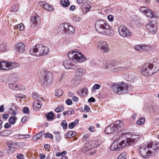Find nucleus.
I'll list each match as a JSON object with an SVG mask.
<instances>
[{"mask_svg":"<svg viewBox=\"0 0 159 159\" xmlns=\"http://www.w3.org/2000/svg\"><path fill=\"white\" fill-rule=\"evenodd\" d=\"M69 58L79 63H82L87 60V58L81 52L71 51L68 53Z\"/></svg>","mask_w":159,"mask_h":159,"instance_id":"5","label":"nucleus"},{"mask_svg":"<svg viewBox=\"0 0 159 159\" xmlns=\"http://www.w3.org/2000/svg\"><path fill=\"white\" fill-rule=\"evenodd\" d=\"M25 47V45L21 42L17 43L15 46L16 51L21 53H23L24 51Z\"/></svg>","mask_w":159,"mask_h":159,"instance_id":"18","label":"nucleus"},{"mask_svg":"<svg viewBox=\"0 0 159 159\" xmlns=\"http://www.w3.org/2000/svg\"><path fill=\"white\" fill-rule=\"evenodd\" d=\"M95 98L92 97L89 98L88 100L89 102H95Z\"/></svg>","mask_w":159,"mask_h":159,"instance_id":"61","label":"nucleus"},{"mask_svg":"<svg viewBox=\"0 0 159 159\" xmlns=\"http://www.w3.org/2000/svg\"><path fill=\"white\" fill-rule=\"evenodd\" d=\"M16 117L11 116L9 119V121L10 124H14L15 123Z\"/></svg>","mask_w":159,"mask_h":159,"instance_id":"41","label":"nucleus"},{"mask_svg":"<svg viewBox=\"0 0 159 159\" xmlns=\"http://www.w3.org/2000/svg\"><path fill=\"white\" fill-rule=\"evenodd\" d=\"M4 127L5 128H9L11 127V125L10 123H6L4 126Z\"/></svg>","mask_w":159,"mask_h":159,"instance_id":"58","label":"nucleus"},{"mask_svg":"<svg viewBox=\"0 0 159 159\" xmlns=\"http://www.w3.org/2000/svg\"><path fill=\"white\" fill-rule=\"evenodd\" d=\"M9 68L10 69H11L13 68L18 67L20 66L19 63L17 62L9 61Z\"/></svg>","mask_w":159,"mask_h":159,"instance_id":"26","label":"nucleus"},{"mask_svg":"<svg viewBox=\"0 0 159 159\" xmlns=\"http://www.w3.org/2000/svg\"><path fill=\"white\" fill-rule=\"evenodd\" d=\"M152 109L154 111L156 112L158 110V107L157 106H154L152 107Z\"/></svg>","mask_w":159,"mask_h":159,"instance_id":"64","label":"nucleus"},{"mask_svg":"<svg viewBox=\"0 0 159 159\" xmlns=\"http://www.w3.org/2000/svg\"><path fill=\"white\" fill-rule=\"evenodd\" d=\"M25 89V87L24 86L20 84H18V90H24Z\"/></svg>","mask_w":159,"mask_h":159,"instance_id":"49","label":"nucleus"},{"mask_svg":"<svg viewBox=\"0 0 159 159\" xmlns=\"http://www.w3.org/2000/svg\"><path fill=\"white\" fill-rule=\"evenodd\" d=\"M76 134L75 132L73 131H70L68 132L66 134V137H70L75 136Z\"/></svg>","mask_w":159,"mask_h":159,"instance_id":"35","label":"nucleus"},{"mask_svg":"<svg viewBox=\"0 0 159 159\" xmlns=\"http://www.w3.org/2000/svg\"><path fill=\"white\" fill-rule=\"evenodd\" d=\"M52 75L49 72H45V76L43 82L44 83L43 86L47 87L50 85L52 82Z\"/></svg>","mask_w":159,"mask_h":159,"instance_id":"11","label":"nucleus"},{"mask_svg":"<svg viewBox=\"0 0 159 159\" xmlns=\"http://www.w3.org/2000/svg\"><path fill=\"white\" fill-rule=\"evenodd\" d=\"M9 117V115L7 114H4L3 115L2 118L4 120L7 119Z\"/></svg>","mask_w":159,"mask_h":159,"instance_id":"63","label":"nucleus"},{"mask_svg":"<svg viewBox=\"0 0 159 159\" xmlns=\"http://www.w3.org/2000/svg\"><path fill=\"white\" fill-rule=\"evenodd\" d=\"M7 145L8 147L7 149L8 153L13 152L15 151V148L17 144L15 142L10 141L7 143Z\"/></svg>","mask_w":159,"mask_h":159,"instance_id":"17","label":"nucleus"},{"mask_svg":"<svg viewBox=\"0 0 159 159\" xmlns=\"http://www.w3.org/2000/svg\"><path fill=\"white\" fill-rule=\"evenodd\" d=\"M101 87V85L99 84H95L93 87V90H96L99 89Z\"/></svg>","mask_w":159,"mask_h":159,"instance_id":"48","label":"nucleus"},{"mask_svg":"<svg viewBox=\"0 0 159 159\" xmlns=\"http://www.w3.org/2000/svg\"><path fill=\"white\" fill-rule=\"evenodd\" d=\"M148 144H142L140 145L139 151L141 155L144 158H148L151 156L155 155V153L151 151Z\"/></svg>","mask_w":159,"mask_h":159,"instance_id":"6","label":"nucleus"},{"mask_svg":"<svg viewBox=\"0 0 159 159\" xmlns=\"http://www.w3.org/2000/svg\"><path fill=\"white\" fill-rule=\"evenodd\" d=\"M159 70V59L156 60L152 63L145 64L140 70L141 73L147 76L156 73Z\"/></svg>","mask_w":159,"mask_h":159,"instance_id":"2","label":"nucleus"},{"mask_svg":"<svg viewBox=\"0 0 159 159\" xmlns=\"http://www.w3.org/2000/svg\"><path fill=\"white\" fill-rule=\"evenodd\" d=\"M112 89L115 93L122 94L125 93L129 90V86L127 84L120 83L112 85Z\"/></svg>","mask_w":159,"mask_h":159,"instance_id":"7","label":"nucleus"},{"mask_svg":"<svg viewBox=\"0 0 159 159\" xmlns=\"http://www.w3.org/2000/svg\"><path fill=\"white\" fill-rule=\"evenodd\" d=\"M19 138L21 139H26V136L24 134H19L18 135Z\"/></svg>","mask_w":159,"mask_h":159,"instance_id":"60","label":"nucleus"},{"mask_svg":"<svg viewBox=\"0 0 159 159\" xmlns=\"http://www.w3.org/2000/svg\"><path fill=\"white\" fill-rule=\"evenodd\" d=\"M17 108L13 104H11V107L10 108L8 111V113L9 114L16 115V111Z\"/></svg>","mask_w":159,"mask_h":159,"instance_id":"24","label":"nucleus"},{"mask_svg":"<svg viewBox=\"0 0 159 159\" xmlns=\"http://www.w3.org/2000/svg\"><path fill=\"white\" fill-rule=\"evenodd\" d=\"M150 47L147 45L142 44L137 45L135 46L134 49L138 51H142L143 50H148Z\"/></svg>","mask_w":159,"mask_h":159,"instance_id":"20","label":"nucleus"},{"mask_svg":"<svg viewBox=\"0 0 159 159\" xmlns=\"http://www.w3.org/2000/svg\"><path fill=\"white\" fill-rule=\"evenodd\" d=\"M64 109V107L63 106L61 105L58 106L57 108L55 110V111L57 112H59L63 111Z\"/></svg>","mask_w":159,"mask_h":159,"instance_id":"43","label":"nucleus"},{"mask_svg":"<svg viewBox=\"0 0 159 159\" xmlns=\"http://www.w3.org/2000/svg\"><path fill=\"white\" fill-rule=\"evenodd\" d=\"M7 45L5 43H2L0 45V51L3 52L7 50Z\"/></svg>","mask_w":159,"mask_h":159,"instance_id":"31","label":"nucleus"},{"mask_svg":"<svg viewBox=\"0 0 159 159\" xmlns=\"http://www.w3.org/2000/svg\"><path fill=\"white\" fill-rule=\"evenodd\" d=\"M126 154V153L125 152L121 153L118 156L117 159H127Z\"/></svg>","mask_w":159,"mask_h":159,"instance_id":"38","label":"nucleus"},{"mask_svg":"<svg viewBox=\"0 0 159 159\" xmlns=\"http://www.w3.org/2000/svg\"><path fill=\"white\" fill-rule=\"evenodd\" d=\"M4 110V106L3 105H1L0 106V112H2Z\"/></svg>","mask_w":159,"mask_h":159,"instance_id":"62","label":"nucleus"},{"mask_svg":"<svg viewBox=\"0 0 159 159\" xmlns=\"http://www.w3.org/2000/svg\"><path fill=\"white\" fill-rule=\"evenodd\" d=\"M90 109V108L89 106L88 105H86L84 106V110L86 112H88L89 110Z\"/></svg>","mask_w":159,"mask_h":159,"instance_id":"56","label":"nucleus"},{"mask_svg":"<svg viewBox=\"0 0 159 159\" xmlns=\"http://www.w3.org/2000/svg\"><path fill=\"white\" fill-rule=\"evenodd\" d=\"M89 134H85L83 137V140H86L89 137Z\"/></svg>","mask_w":159,"mask_h":159,"instance_id":"55","label":"nucleus"},{"mask_svg":"<svg viewBox=\"0 0 159 159\" xmlns=\"http://www.w3.org/2000/svg\"><path fill=\"white\" fill-rule=\"evenodd\" d=\"M85 72V70L82 68H79L77 71V73L79 75H82L84 74Z\"/></svg>","mask_w":159,"mask_h":159,"instance_id":"34","label":"nucleus"},{"mask_svg":"<svg viewBox=\"0 0 159 159\" xmlns=\"http://www.w3.org/2000/svg\"><path fill=\"white\" fill-rule=\"evenodd\" d=\"M129 68V66H126L123 65L119 66L114 67L112 69V70L113 72H117L121 71L125 69L128 70Z\"/></svg>","mask_w":159,"mask_h":159,"instance_id":"21","label":"nucleus"},{"mask_svg":"<svg viewBox=\"0 0 159 159\" xmlns=\"http://www.w3.org/2000/svg\"><path fill=\"white\" fill-rule=\"evenodd\" d=\"M140 136L139 135L132 134L130 137L126 138L123 140L120 144L123 146H128L134 142H135L139 139Z\"/></svg>","mask_w":159,"mask_h":159,"instance_id":"8","label":"nucleus"},{"mask_svg":"<svg viewBox=\"0 0 159 159\" xmlns=\"http://www.w3.org/2000/svg\"><path fill=\"white\" fill-rule=\"evenodd\" d=\"M45 132L44 131H42L39 133H38L37 134L33 136L32 139L34 141H36L39 139L44 134Z\"/></svg>","mask_w":159,"mask_h":159,"instance_id":"25","label":"nucleus"},{"mask_svg":"<svg viewBox=\"0 0 159 159\" xmlns=\"http://www.w3.org/2000/svg\"><path fill=\"white\" fill-rule=\"evenodd\" d=\"M118 32L120 35L123 37H129L131 35V33L128 29L123 25L120 26L118 27Z\"/></svg>","mask_w":159,"mask_h":159,"instance_id":"14","label":"nucleus"},{"mask_svg":"<svg viewBox=\"0 0 159 159\" xmlns=\"http://www.w3.org/2000/svg\"><path fill=\"white\" fill-rule=\"evenodd\" d=\"M14 29L15 30L18 29L20 31H23L25 29V27L24 25L22 23H20L15 26Z\"/></svg>","mask_w":159,"mask_h":159,"instance_id":"29","label":"nucleus"},{"mask_svg":"<svg viewBox=\"0 0 159 159\" xmlns=\"http://www.w3.org/2000/svg\"><path fill=\"white\" fill-rule=\"evenodd\" d=\"M78 123L79 120L78 119H76L74 121L69 124L68 127L70 129H73L76 126V125L78 124Z\"/></svg>","mask_w":159,"mask_h":159,"instance_id":"28","label":"nucleus"},{"mask_svg":"<svg viewBox=\"0 0 159 159\" xmlns=\"http://www.w3.org/2000/svg\"><path fill=\"white\" fill-rule=\"evenodd\" d=\"M23 112L24 113H28L29 112V109L28 107H25L23 110Z\"/></svg>","mask_w":159,"mask_h":159,"instance_id":"53","label":"nucleus"},{"mask_svg":"<svg viewBox=\"0 0 159 159\" xmlns=\"http://www.w3.org/2000/svg\"><path fill=\"white\" fill-rule=\"evenodd\" d=\"M15 96L16 98H23V95L20 94H15Z\"/></svg>","mask_w":159,"mask_h":159,"instance_id":"59","label":"nucleus"},{"mask_svg":"<svg viewBox=\"0 0 159 159\" xmlns=\"http://www.w3.org/2000/svg\"><path fill=\"white\" fill-rule=\"evenodd\" d=\"M46 117L48 120L52 119L54 117V115L52 112L48 113L46 115Z\"/></svg>","mask_w":159,"mask_h":159,"instance_id":"39","label":"nucleus"},{"mask_svg":"<svg viewBox=\"0 0 159 159\" xmlns=\"http://www.w3.org/2000/svg\"><path fill=\"white\" fill-rule=\"evenodd\" d=\"M88 91V89L87 88H84V89L82 90L81 93L82 94H83L84 93L86 94Z\"/></svg>","mask_w":159,"mask_h":159,"instance_id":"57","label":"nucleus"},{"mask_svg":"<svg viewBox=\"0 0 159 159\" xmlns=\"http://www.w3.org/2000/svg\"><path fill=\"white\" fill-rule=\"evenodd\" d=\"M123 142V140L120 142L118 140H116L114 142L110 147V149L112 151H117L120 149L121 147H126L127 146L121 145L120 144Z\"/></svg>","mask_w":159,"mask_h":159,"instance_id":"15","label":"nucleus"},{"mask_svg":"<svg viewBox=\"0 0 159 159\" xmlns=\"http://www.w3.org/2000/svg\"><path fill=\"white\" fill-rule=\"evenodd\" d=\"M12 131L11 130H7L2 132V135L3 136H7L11 134Z\"/></svg>","mask_w":159,"mask_h":159,"instance_id":"40","label":"nucleus"},{"mask_svg":"<svg viewBox=\"0 0 159 159\" xmlns=\"http://www.w3.org/2000/svg\"><path fill=\"white\" fill-rule=\"evenodd\" d=\"M66 103L67 105H70L72 104V102L71 99H68L66 101Z\"/></svg>","mask_w":159,"mask_h":159,"instance_id":"52","label":"nucleus"},{"mask_svg":"<svg viewBox=\"0 0 159 159\" xmlns=\"http://www.w3.org/2000/svg\"><path fill=\"white\" fill-rule=\"evenodd\" d=\"M74 110L72 109H70L69 111H65V112L63 113V114L64 115H65L66 114L67 115H71L72 114H74Z\"/></svg>","mask_w":159,"mask_h":159,"instance_id":"44","label":"nucleus"},{"mask_svg":"<svg viewBox=\"0 0 159 159\" xmlns=\"http://www.w3.org/2000/svg\"><path fill=\"white\" fill-rule=\"evenodd\" d=\"M147 10H148V9L146 7H142L140 8V12L144 14H145Z\"/></svg>","mask_w":159,"mask_h":159,"instance_id":"45","label":"nucleus"},{"mask_svg":"<svg viewBox=\"0 0 159 159\" xmlns=\"http://www.w3.org/2000/svg\"><path fill=\"white\" fill-rule=\"evenodd\" d=\"M61 5L64 7H68L70 4L68 0H61Z\"/></svg>","mask_w":159,"mask_h":159,"instance_id":"30","label":"nucleus"},{"mask_svg":"<svg viewBox=\"0 0 159 159\" xmlns=\"http://www.w3.org/2000/svg\"><path fill=\"white\" fill-rule=\"evenodd\" d=\"M16 157L18 159H24L25 156L23 154L18 153L16 154Z\"/></svg>","mask_w":159,"mask_h":159,"instance_id":"47","label":"nucleus"},{"mask_svg":"<svg viewBox=\"0 0 159 159\" xmlns=\"http://www.w3.org/2000/svg\"><path fill=\"white\" fill-rule=\"evenodd\" d=\"M19 10V6L18 5H15L12 6L10 8V11L16 12Z\"/></svg>","mask_w":159,"mask_h":159,"instance_id":"32","label":"nucleus"},{"mask_svg":"<svg viewBox=\"0 0 159 159\" xmlns=\"http://www.w3.org/2000/svg\"><path fill=\"white\" fill-rule=\"evenodd\" d=\"M9 61H1V67L2 70H9Z\"/></svg>","mask_w":159,"mask_h":159,"instance_id":"22","label":"nucleus"},{"mask_svg":"<svg viewBox=\"0 0 159 159\" xmlns=\"http://www.w3.org/2000/svg\"><path fill=\"white\" fill-rule=\"evenodd\" d=\"M28 118L27 116H24L21 119V122L22 123H24L25 122L28 120Z\"/></svg>","mask_w":159,"mask_h":159,"instance_id":"54","label":"nucleus"},{"mask_svg":"<svg viewBox=\"0 0 159 159\" xmlns=\"http://www.w3.org/2000/svg\"><path fill=\"white\" fill-rule=\"evenodd\" d=\"M9 87L14 90H18V84L10 83L9 84Z\"/></svg>","mask_w":159,"mask_h":159,"instance_id":"36","label":"nucleus"},{"mask_svg":"<svg viewBox=\"0 0 159 159\" xmlns=\"http://www.w3.org/2000/svg\"><path fill=\"white\" fill-rule=\"evenodd\" d=\"M145 121V119L144 117H142L140 118L137 122L138 125H141L143 124Z\"/></svg>","mask_w":159,"mask_h":159,"instance_id":"37","label":"nucleus"},{"mask_svg":"<svg viewBox=\"0 0 159 159\" xmlns=\"http://www.w3.org/2000/svg\"><path fill=\"white\" fill-rule=\"evenodd\" d=\"M63 91L62 89H59L56 91L55 94L56 96H61L63 94Z\"/></svg>","mask_w":159,"mask_h":159,"instance_id":"42","label":"nucleus"},{"mask_svg":"<svg viewBox=\"0 0 159 159\" xmlns=\"http://www.w3.org/2000/svg\"><path fill=\"white\" fill-rule=\"evenodd\" d=\"M63 65L66 69L74 70L76 68L75 62L72 59L64 60L63 62Z\"/></svg>","mask_w":159,"mask_h":159,"instance_id":"13","label":"nucleus"},{"mask_svg":"<svg viewBox=\"0 0 159 159\" xmlns=\"http://www.w3.org/2000/svg\"><path fill=\"white\" fill-rule=\"evenodd\" d=\"M60 26L61 29L66 33L72 35L75 32V28L68 23L62 24Z\"/></svg>","mask_w":159,"mask_h":159,"instance_id":"9","label":"nucleus"},{"mask_svg":"<svg viewBox=\"0 0 159 159\" xmlns=\"http://www.w3.org/2000/svg\"><path fill=\"white\" fill-rule=\"evenodd\" d=\"M148 145L151 151L154 152L155 155L157 149L159 148V142L157 141L152 142L149 143Z\"/></svg>","mask_w":159,"mask_h":159,"instance_id":"16","label":"nucleus"},{"mask_svg":"<svg viewBox=\"0 0 159 159\" xmlns=\"http://www.w3.org/2000/svg\"><path fill=\"white\" fill-rule=\"evenodd\" d=\"M49 48L42 44H39L34 46L30 49V54L37 57L44 56L47 54L49 52Z\"/></svg>","mask_w":159,"mask_h":159,"instance_id":"3","label":"nucleus"},{"mask_svg":"<svg viewBox=\"0 0 159 159\" xmlns=\"http://www.w3.org/2000/svg\"><path fill=\"white\" fill-rule=\"evenodd\" d=\"M44 137L49 138L50 139H52L53 138V135L49 133H46L44 135Z\"/></svg>","mask_w":159,"mask_h":159,"instance_id":"50","label":"nucleus"},{"mask_svg":"<svg viewBox=\"0 0 159 159\" xmlns=\"http://www.w3.org/2000/svg\"><path fill=\"white\" fill-rule=\"evenodd\" d=\"M124 127V122L118 120L113 124L108 125L105 129V132L107 134H112L114 132L119 133L123 129Z\"/></svg>","mask_w":159,"mask_h":159,"instance_id":"4","label":"nucleus"},{"mask_svg":"<svg viewBox=\"0 0 159 159\" xmlns=\"http://www.w3.org/2000/svg\"><path fill=\"white\" fill-rule=\"evenodd\" d=\"M95 26L96 30L98 33L109 36H112L114 34L113 30L104 20H97L95 22Z\"/></svg>","mask_w":159,"mask_h":159,"instance_id":"1","label":"nucleus"},{"mask_svg":"<svg viewBox=\"0 0 159 159\" xmlns=\"http://www.w3.org/2000/svg\"><path fill=\"white\" fill-rule=\"evenodd\" d=\"M43 7L46 10L48 11H52L54 9L53 7L51 5L47 3L44 4L43 5Z\"/></svg>","mask_w":159,"mask_h":159,"instance_id":"27","label":"nucleus"},{"mask_svg":"<svg viewBox=\"0 0 159 159\" xmlns=\"http://www.w3.org/2000/svg\"><path fill=\"white\" fill-rule=\"evenodd\" d=\"M157 23L155 21L149 22L146 26L147 31L149 33H155L157 31Z\"/></svg>","mask_w":159,"mask_h":159,"instance_id":"12","label":"nucleus"},{"mask_svg":"<svg viewBox=\"0 0 159 159\" xmlns=\"http://www.w3.org/2000/svg\"><path fill=\"white\" fill-rule=\"evenodd\" d=\"M30 20L32 25L33 26L37 25L40 21V18L38 15L32 16L30 18Z\"/></svg>","mask_w":159,"mask_h":159,"instance_id":"19","label":"nucleus"},{"mask_svg":"<svg viewBox=\"0 0 159 159\" xmlns=\"http://www.w3.org/2000/svg\"><path fill=\"white\" fill-rule=\"evenodd\" d=\"M41 102L39 100L35 101L33 104V108L35 110L40 108L41 106Z\"/></svg>","mask_w":159,"mask_h":159,"instance_id":"23","label":"nucleus"},{"mask_svg":"<svg viewBox=\"0 0 159 159\" xmlns=\"http://www.w3.org/2000/svg\"><path fill=\"white\" fill-rule=\"evenodd\" d=\"M97 48L103 53H107L109 51V46L106 42L100 41L98 42Z\"/></svg>","mask_w":159,"mask_h":159,"instance_id":"10","label":"nucleus"},{"mask_svg":"<svg viewBox=\"0 0 159 159\" xmlns=\"http://www.w3.org/2000/svg\"><path fill=\"white\" fill-rule=\"evenodd\" d=\"M145 14L149 18H152L153 16V11L152 10H149L148 9L146 12Z\"/></svg>","mask_w":159,"mask_h":159,"instance_id":"33","label":"nucleus"},{"mask_svg":"<svg viewBox=\"0 0 159 159\" xmlns=\"http://www.w3.org/2000/svg\"><path fill=\"white\" fill-rule=\"evenodd\" d=\"M61 124L64 129H66L67 128V125L66 120H62Z\"/></svg>","mask_w":159,"mask_h":159,"instance_id":"46","label":"nucleus"},{"mask_svg":"<svg viewBox=\"0 0 159 159\" xmlns=\"http://www.w3.org/2000/svg\"><path fill=\"white\" fill-rule=\"evenodd\" d=\"M107 19L109 21H111L113 20L114 17L112 15H110L108 16Z\"/></svg>","mask_w":159,"mask_h":159,"instance_id":"51","label":"nucleus"}]
</instances>
